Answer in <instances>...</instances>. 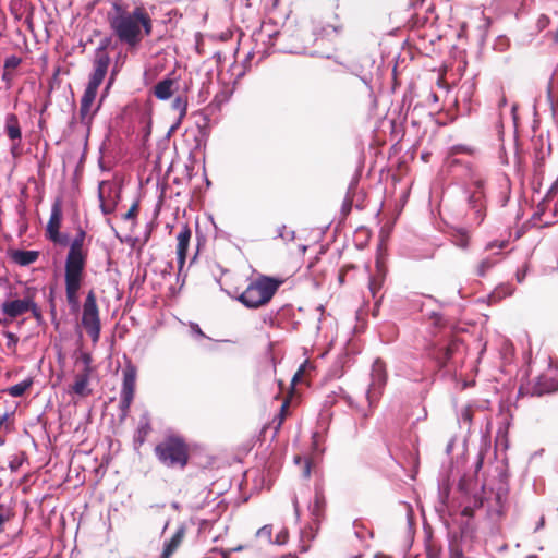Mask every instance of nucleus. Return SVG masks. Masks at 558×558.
I'll return each mask as SVG.
<instances>
[{
  "label": "nucleus",
  "instance_id": "2f4dec72",
  "mask_svg": "<svg viewBox=\"0 0 558 558\" xmlns=\"http://www.w3.org/2000/svg\"><path fill=\"white\" fill-rule=\"evenodd\" d=\"M78 361H81L84 365L83 372H88L90 374V364H92V356L89 353L82 352L80 354Z\"/></svg>",
  "mask_w": 558,
  "mask_h": 558
},
{
  "label": "nucleus",
  "instance_id": "473e14b6",
  "mask_svg": "<svg viewBox=\"0 0 558 558\" xmlns=\"http://www.w3.org/2000/svg\"><path fill=\"white\" fill-rule=\"evenodd\" d=\"M472 153H473V149L471 147L464 146V145H456L450 148V155H456V154L471 155Z\"/></svg>",
  "mask_w": 558,
  "mask_h": 558
},
{
  "label": "nucleus",
  "instance_id": "4c0bfd02",
  "mask_svg": "<svg viewBox=\"0 0 558 558\" xmlns=\"http://www.w3.org/2000/svg\"><path fill=\"white\" fill-rule=\"evenodd\" d=\"M4 336H5V337H7V339H8V347H14V345H16V343H17V341H19V339H17V337H16L14 333H12V332H10V331H5V332H4Z\"/></svg>",
  "mask_w": 558,
  "mask_h": 558
},
{
  "label": "nucleus",
  "instance_id": "864d4df0",
  "mask_svg": "<svg viewBox=\"0 0 558 558\" xmlns=\"http://www.w3.org/2000/svg\"><path fill=\"white\" fill-rule=\"evenodd\" d=\"M518 395L519 396L523 395V384L519 385V387H518Z\"/></svg>",
  "mask_w": 558,
  "mask_h": 558
},
{
  "label": "nucleus",
  "instance_id": "c9c22d12",
  "mask_svg": "<svg viewBox=\"0 0 558 558\" xmlns=\"http://www.w3.org/2000/svg\"><path fill=\"white\" fill-rule=\"evenodd\" d=\"M482 181L481 180H476L475 181V185L477 187V191L470 197V203H476L481 199L482 197V192H481V189H482Z\"/></svg>",
  "mask_w": 558,
  "mask_h": 558
},
{
  "label": "nucleus",
  "instance_id": "393cba45",
  "mask_svg": "<svg viewBox=\"0 0 558 558\" xmlns=\"http://www.w3.org/2000/svg\"><path fill=\"white\" fill-rule=\"evenodd\" d=\"M149 432H150L149 420L147 416H143L141 418L140 425L136 430L135 442H137L138 446L143 445L145 442V439H146L147 435L149 434Z\"/></svg>",
  "mask_w": 558,
  "mask_h": 558
},
{
  "label": "nucleus",
  "instance_id": "680f3d73",
  "mask_svg": "<svg viewBox=\"0 0 558 558\" xmlns=\"http://www.w3.org/2000/svg\"><path fill=\"white\" fill-rule=\"evenodd\" d=\"M527 558H537V557H535V556H529Z\"/></svg>",
  "mask_w": 558,
  "mask_h": 558
},
{
  "label": "nucleus",
  "instance_id": "1a4fd4ad",
  "mask_svg": "<svg viewBox=\"0 0 558 558\" xmlns=\"http://www.w3.org/2000/svg\"><path fill=\"white\" fill-rule=\"evenodd\" d=\"M62 218V202L60 198H58L51 206L50 217L46 227V236L54 244L65 245L69 241V238L66 234L60 233Z\"/></svg>",
  "mask_w": 558,
  "mask_h": 558
},
{
  "label": "nucleus",
  "instance_id": "dca6fc26",
  "mask_svg": "<svg viewBox=\"0 0 558 558\" xmlns=\"http://www.w3.org/2000/svg\"><path fill=\"white\" fill-rule=\"evenodd\" d=\"M191 236H192V231H191L190 227L187 225H184L181 228V230L177 236V240H178L177 256H178L179 270L182 269V267L185 263L187 247L190 244Z\"/></svg>",
  "mask_w": 558,
  "mask_h": 558
},
{
  "label": "nucleus",
  "instance_id": "de8ad7c7",
  "mask_svg": "<svg viewBox=\"0 0 558 558\" xmlns=\"http://www.w3.org/2000/svg\"><path fill=\"white\" fill-rule=\"evenodd\" d=\"M474 213L477 215L480 222L483 220V215L481 214V208H477L476 205L473 206Z\"/></svg>",
  "mask_w": 558,
  "mask_h": 558
},
{
  "label": "nucleus",
  "instance_id": "c85d7f7f",
  "mask_svg": "<svg viewBox=\"0 0 558 558\" xmlns=\"http://www.w3.org/2000/svg\"><path fill=\"white\" fill-rule=\"evenodd\" d=\"M231 97V92L228 89H223L215 95L214 102L220 107L226 104Z\"/></svg>",
  "mask_w": 558,
  "mask_h": 558
},
{
  "label": "nucleus",
  "instance_id": "a19ab883",
  "mask_svg": "<svg viewBox=\"0 0 558 558\" xmlns=\"http://www.w3.org/2000/svg\"><path fill=\"white\" fill-rule=\"evenodd\" d=\"M461 417L462 420L465 422V423H471L472 422V414H471V410L470 409H464L462 412H461Z\"/></svg>",
  "mask_w": 558,
  "mask_h": 558
},
{
  "label": "nucleus",
  "instance_id": "412c9836",
  "mask_svg": "<svg viewBox=\"0 0 558 558\" xmlns=\"http://www.w3.org/2000/svg\"><path fill=\"white\" fill-rule=\"evenodd\" d=\"M184 537V529L180 527L173 536L165 543L163 551L161 558H170L171 555L178 549L181 545Z\"/></svg>",
  "mask_w": 558,
  "mask_h": 558
},
{
  "label": "nucleus",
  "instance_id": "e2e57ef3",
  "mask_svg": "<svg viewBox=\"0 0 558 558\" xmlns=\"http://www.w3.org/2000/svg\"><path fill=\"white\" fill-rule=\"evenodd\" d=\"M556 37L558 38V28H557V32H556Z\"/></svg>",
  "mask_w": 558,
  "mask_h": 558
},
{
  "label": "nucleus",
  "instance_id": "8fccbe9b",
  "mask_svg": "<svg viewBox=\"0 0 558 558\" xmlns=\"http://www.w3.org/2000/svg\"><path fill=\"white\" fill-rule=\"evenodd\" d=\"M270 530L268 529V526H263L259 531H258V535H262V534H267L269 533Z\"/></svg>",
  "mask_w": 558,
  "mask_h": 558
},
{
  "label": "nucleus",
  "instance_id": "13d9d810",
  "mask_svg": "<svg viewBox=\"0 0 558 558\" xmlns=\"http://www.w3.org/2000/svg\"><path fill=\"white\" fill-rule=\"evenodd\" d=\"M5 324V319L0 317V325Z\"/></svg>",
  "mask_w": 558,
  "mask_h": 558
},
{
  "label": "nucleus",
  "instance_id": "6e6552de",
  "mask_svg": "<svg viewBox=\"0 0 558 558\" xmlns=\"http://www.w3.org/2000/svg\"><path fill=\"white\" fill-rule=\"evenodd\" d=\"M122 374L123 381L120 392V411L122 417H125L134 399L137 369L133 364L128 363Z\"/></svg>",
  "mask_w": 558,
  "mask_h": 558
},
{
  "label": "nucleus",
  "instance_id": "f257e3e1",
  "mask_svg": "<svg viewBox=\"0 0 558 558\" xmlns=\"http://www.w3.org/2000/svg\"><path fill=\"white\" fill-rule=\"evenodd\" d=\"M114 15L110 19V26L118 39L130 50L136 49L144 36L153 32V21L141 7L129 12L128 3H113Z\"/></svg>",
  "mask_w": 558,
  "mask_h": 558
},
{
  "label": "nucleus",
  "instance_id": "49530a36",
  "mask_svg": "<svg viewBox=\"0 0 558 558\" xmlns=\"http://www.w3.org/2000/svg\"><path fill=\"white\" fill-rule=\"evenodd\" d=\"M35 317H39V311L37 308V305L33 302V305L31 306V310Z\"/></svg>",
  "mask_w": 558,
  "mask_h": 558
},
{
  "label": "nucleus",
  "instance_id": "423d86ee",
  "mask_svg": "<svg viewBox=\"0 0 558 558\" xmlns=\"http://www.w3.org/2000/svg\"><path fill=\"white\" fill-rule=\"evenodd\" d=\"M81 325L94 343L100 338L101 323L95 292L90 290L83 303Z\"/></svg>",
  "mask_w": 558,
  "mask_h": 558
},
{
  "label": "nucleus",
  "instance_id": "ddd939ff",
  "mask_svg": "<svg viewBox=\"0 0 558 558\" xmlns=\"http://www.w3.org/2000/svg\"><path fill=\"white\" fill-rule=\"evenodd\" d=\"M4 132L12 142L11 154L15 156L22 141V130L15 113H8L4 119Z\"/></svg>",
  "mask_w": 558,
  "mask_h": 558
},
{
  "label": "nucleus",
  "instance_id": "e433bc0d",
  "mask_svg": "<svg viewBox=\"0 0 558 558\" xmlns=\"http://www.w3.org/2000/svg\"><path fill=\"white\" fill-rule=\"evenodd\" d=\"M381 282L380 280H377L375 278H372L369 281V290L373 294V296H376V292L380 289Z\"/></svg>",
  "mask_w": 558,
  "mask_h": 558
},
{
  "label": "nucleus",
  "instance_id": "39448f33",
  "mask_svg": "<svg viewBox=\"0 0 558 558\" xmlns=\"http://www.w3.org/2000/svg\"><path fill=\"white\" fill-rule=\"evenodd\" d=\"M157 459L167 468L184 469L189 462V446L185 440L178 435L165 437L155 447Z\"/></svg>",
  "mask_w": 558,
  "mask_h": 558
},
{
  "label": "nucleus",
  "instance_id": "603ef678",
  "mask_svg": "<svg viewBox=\"0 0 558 558\" xmlns=\"http://www.w3.org/2000/svg\"><path fill=\"white\" fill-rule=\"evenodd\" d=\"M8 413H4L3 415L0 416V426L8 420Z\"/></svg>",
  "mask_w": 558,
  "mask_h": 558
},
{
  "label": "nucleus",
  "instance_id": "20e7f679",
  "mask_svg": "<svg viewBox=\"0 0 558 558\" xmlns=\"http://www.w3.org/2000/svg\"><path fill=\"white\" fill-rule=\"evenodd\" d=\"M282 283V279L259 276L246 287L239 301L248 308H258L272 299Z\"/></svg>",
  "mask_w": 558,
  "mask_h": 558
},
{
  "label": "nucleus",
  "instance_id": "bf43d9fd",
  "mask_svg": "<svg viewBox=\"0 0 558 558\" xmlns=\"http://www.w3.org/2000/svg\"><path fill=\"white\" fill-rule=\"evenodd\" d=\"M110 84H111V82H109V84L107 85L106 92L110 88Z\"/></svg>",
  "mask_w": 558,
  "mask_h": 558
},
{
  "label": "nucleus",
  "instance_id": "7ed1b4c3",
  "mask_svg": "<svg viewBox=\"0 0 558 558\" xmlns=\"http://www.w3.org/2000/svg\"><path fill=\"white\" fill-rule=\"evenodd\" d=\"M386 366L384 362L378 359L372 365L371 383L365 393L367 409L365 407L356 404L354 402V399L349 395H343L341 396V398L350 408H352L357 414H360L362 418L366 420L371 415L373 407L378 401L381 395V390L386 385Z\"/></svg>",
  "mask_w": 558,
  "mask_h": 558
},
{
  "label": "nucleus",
  "instance_id": "f3484780",
  "mask_svg": "<svg viewBox=\"0 0 558 558\" xmlns=\"http://www.w3.org/2000/svg\"><path fill=\"white\" fill-rule=\"evenodd\" d=\"M484 499L482 496H469L468 493H462V499L460 501L459 507L461 508L460 512L462 517L472 518L475 509L483 507Z\"/></svg>",
  "mask_w": 558,
  "mask_h": 558
},
{
  "label": "nucleus",
  "instance_id": "9d476101",
  "mask_svg": "<svg viewBox=\"0 0 558 558\" xmlns=\"http://www.w3.org/2000/svg\"><path fill=\"white\" fill-rule=\"evenodd\" d=\"M83 271H69L65 270V295L66 301L72 312H77L80 308L78 291L82 286Z\"/></svg>",
  "mask_w": 558,
  "mask_h": 558
},
{
  "label": "nucleus",
  "instance_id": "a878e982",
  "mask_svg": "<svg viewBox=\"0 0 558 558\" xmlns=\"http://www.w3.org/2000/svg\"><path fill=\"white\" fill-rule=\"evenodd\" d=\"M172 109L179 113L178 124L185 117L187 111V100L185 97L179 95L177 96L171 105Z\"/></svg>",
  "mask_w": 558,
  "mask_h": 558
},
{
  "label": "nucleus",
  "instance_id": "5fc2aeb1",
  "mask_svg": "<svg viewBox=\"0 0 558 558\" xmlns=\"http://www.w3.org/2000/svg\"><path fill=\"white\" fill-rule=\"evenodd\" d=\"M304 473H305V476L310 475V465L308 464L306 465Z\"/></svg>",
  "mask_w": 558,
  "mask_h": 558
},
{
  "label": "nucleus",
  "instance_id": "7c9ffc66",
  "mask_svg": "<svg viewBox=\"0 0 558 558\" xmlns=\"http://www.w3.org/2000/svg\"><path fill=\"white\" fill-rule=\"evenodd\" d=\"M12 513L9 509L0 506V533L4 530V524L10 521Z\"/></svg>",
  "mask_w": 558,
  "mask_h": 558
},
{
  "label": "nucleus",
  "instance_id": "aec40b11",
  "mask_svg": "<svg viewBox=\"0 0 558 558\" xmlns=\"http://www.w3.org/2000/svg\"><path fill=\"white\" fill-rule=\"evenodd\" d=\"M38 257L39 252L37 251L15 250L11 253V259L20 266H28L35 263Z\"/></svg>",
  "mask_w": 558,
  "mask_h": 558
},
{
  "label": "nucleus",
  "instance_id": "c756f323",
  "mask_svg": "<svg viewBox=\"0 0 558 558\" xmlns=\"http://www.w3.org/2000/svg\"><path fill=\"white\" fill-rule=\"evenodd\" d=\"M22 63V58L17 56H10L4 60V69L14 70Z\"/></svg>",
  "mask_w": 558,
  "mask_h": 558
},
{
  "label": "nucleus",
  "instance_id": "f03ea898",
  "mask_svg": "<svg viewBox=\"0 0 558 558\" xmlns=\"http://www.w3.org/2000/svg\"><path fill=\"white\" fill-rule=\"evenodd\" d=\"M109 63L110 58L106 52V47H99L96 50L93 72L89 75L88 84L81 98L80 120L81 123L87 129H89L95 114L100 108L101 102H99V105L95 108H93V106L98 93V88L107 74ZM100 101H102V98L100 99Z\"/></svg>",
  "mask_w": 558,
  "mask_h": 558
},
{
  "label": "nucleus",
  "instance_id": "cd10ccee",
  "mask_svg": "<svg viewBox=\"0 0 558 558\" xmlns=\"http://www.w3.org/2000/svg\"><path fill=\"white\" fill-rule=\"evenodd\" d=\"M324 507H325L324 496L320 493L316 492L314 502L310 507L312 515L315 518V520L319 519V517L323 513Z\"/></svg>",
  "mask_w": 558,
  "mask_h": 558
},
{
  "label": "nucleus",
  "instance_id": "b1692460",
  "mask_svg": "<svg viewBox=\"0 0 558 558\" xmlns=\"http://www.w3.org/2000/svg\"><path fill=\"white\" fill-rule=\"evenodd\" d=\"M512 119L514 124V158L518 163L521 162V156H520V130H519V117H518V106H512Z\"/></svg>",
  "mask_w": 558,
  "mask_h": 558
},
{
  "label": "nucleus",
  "instance_id": "5701e85b",
  "mask_svg": "<svg viewBox=\"0 0 558 558\" xmlns=\"http://www.w3.org/2000/svg\"><path fill=\"white\" fill-rule=\"evenodd\" d=\"M34 380L32 377H27L19 384H15L7 389L3 392L8 393L11 397L17 398L22 397L31 387L33 386Z\"/></svg>",
  "mask_w": 558,
  "mask_h": 558
},
{
  "label": "nucleus",
  "instance_id": "bb28decb",
  "mask_svg": "<svg viewBox=\"0 0 558 558\" xmlns=\"http://www.w3.org/2000/svg\"><path fill=\"white\" fill-rule=\"evenodd\" d=\"M25 462H27V456L24 451H20L19 453L10 457L9 469L11 472L15 473L23 466Z\"/></svg>",
  "mask_w": 558,
  "mask_h": 558
},
{
  "label": "nucleus",
  "instance_id": "9b49d317",
  "mask_svg": "<svg viewBox=\"0 0 558 558\" xmlns=\"http://www.w3.org/2000/svg\"><path fill=\"white\" fill-rule=\"evenodd\" d=\"M508 245L506 241H494L486 245L485 252L487 253L482 259L478 262L475 268V275L478 277H485L489 270H492L495 265L499 262L498 255L499 252H495V248L504 250Z\"/></svg>",
  "mask_w": 558,
  "mask_h": 558
},
{
  "label": "nucleus",
  "instance_id": "09e8293b",
  "mask_svg": "<svg viewBox=\"0 0 558 558\" xmlns=\"http://www.w3.org/2000/svg\"><path fill=\"white\" fill-rule=\"evenodd\" d=\"M544 523H545V519H544V517H541L538 522L536 523L535 531H537L541 526H543Z\"/></svg>",
  "mask_w": 558,
  "mask_h": 558
},
{
  "label": "nucleus",
  "instance_id": "58836bf2",
  "mask_svg": "<svg viewBox=\"0 0 558 558\" xmlns=\"http://www.w3.org/2000/svg\"><path fill=\"white\" fill-rule=\"evenodd\" d=\"M156 77V73L153 72L151 70H146L144 72V82H145V85H148L150 83H153V81L155 80Z\"/></svg>",
  "mask_w": 558,
  "mask_h": 558
},
{
  "label": "nucleus",
  "instance_id": "4468645a",
  "mask_svg": "<svg viewBox=\"0 0 558 558\" xmlns=\"http://www.w3.org/2000/svg\"><path fill=\"white\" fill-rule=\"evenodd\" d=\"M178 88L179 82L173 71L154 86L153 95L159 100H169Z\"/></svg>",
  "mask_w": 558,
  "mask_h": 558
},
{
  "label": "nucleus",
  "instance_id": "37998d69",
  "mask_svg": "<svg viewBox=\"0 0 558 558\" xmlns=\"http://www.w3.org/2000/svg\"><path fill=\"white\" fill-rule=\"evenodd\" d=\"M292 502H293L295 514H296V517H299L300 515V513H299V502H298V498L295 496L293 497Z\"/></svg>",
  "mask_w": 558,
  "mask_h": 558
},
{
  "label": "nucleus",
  "instance_id": "0eeeda50",
  "mask_svg": "<svg viewBox=\"0 0 558 558\" xmlns=\"http://www.w3.org/2000/svg\"><path fill=\"white\" fill-rule=\"evenodd\" d=\"M86 232L83 228H78L75 238L70 244V248L65 259V270L84 271L87 253L84 251V241Z\"/></svg>",
  "mask_w": 558,
  "mask_h": 558
},
{
  "label": "nucleus",
  "instance_id": "4be33fe9",
  "mask_svg": "<svg viewBox=\"0 0 558 558\" xmlns=\"http://www.w3.org/2000/svg\"><path fill=\"white\" fill-rule=\"evenodd\" d=\"M88 383H89V373L88 372H82L76 374L74 384L72 385V391L75 395L78 396H87L88 390Z\"/></svg>",
  "mask_w": 558,
  "mask_h": 558
},
{
  "label": "nucleus",
  "instance_id": "79ce46f5",
  "mask_svg": "<svg viewBox=\"0 0 558 558\" xmlns=\"http://www.w3.org/2000/svg\"><path fill=\"white\" fill-rule=\"evenodd\" d=\"M543 454H544V449H541V450L534 452L533 454L530 456L529 462L530 463L536 462L538 459L543 458Z\"/></svg>",
  "mask_w": 558,
  "mask_h": 558
},
{
  "label": "nucleus",
  "instance_id": "3c124183",
  "mask_svg": "<svg viewBox=\"0 0 558 558\" xmlns=\"http://www.w3.org/2000/svg\"><path fill=\"white\" fill-rule=\"evenodd\" d=\"M286 408H287V404H282L281 405V414H280V421H279V424H281L282 420H283V412L286 411Z\"/></svg>",
  "mask_w": 558,
  "mask_h": 558
},
{
  "label": "nucleus",
  "instance_id": "f704fd0d",
  "mask_svg": "<svg viewBox=\"0 0 558 558\" xmlns=\"http://www.w3.org/2000/svg\"><path fill=\"white\" fill-rule=\"evenodd\" d=\"M138 211V205L137 203L133 204L131 208L123 215V219L125 220H132L136 217Z\"/></svg>",
  "mask_w": 558,
  "mask_h": 558
},
{
  "label": "nucleus",
  "instance_id": "6ab92c4d",
  "mask_svg": "<svg viewBox=\"0 0 558 558\" xmlns=\"http://www.w3.org/2000/svg\"><path fill=\"white\" fill-rule=\"evenodd\" d=\"M496 457L495 450L492 449L490 445L484 442L478 451L477 459L475 462V473L478 476L480 472L490 464L493 459Z\"/></svg>",
  "mask_w": 558,
  "mask_h": 558
},
{
  "label": "nucleus",
  "instance_id": "6e6d98bb",
  "mask_svg": "<svg viewBox=\"0 0 558 558\" xmlns=\"http://www.w3.org/2000/svg\"><path fill=\"white\" fill-rule=\"evenodd\" d=\"M314 536H315V534H314V533H313V531L311 530V531L308 532V537L314 538Z\"/></svg>",
  "mask_w": 558,
  "mask_h": 558
},
{
  "label": "nucleus",
  "instance_id": "052dcab7",
  "mask_svg": "<svg viewBox=\"0 0 558 558\" xmlns=\"http://www.w3.org/2000/svg\"><path fill=\"white\" fill-rule=\"evenodd\" d=\"M3 486V482L2 480L0 478V488Z\"/></svg>",
  "mask_w": 558,
  "mask_h": 558
},
{
  "label": "nucleus",
  "instance_id": "72a5a7b5",
  "mask_svg": "<svg viewBox=\"0 0 558 558\" xmlns=\"http://www.w3.org/2000/svg\"><path fill=\"white\" fill-rule=\"evenodd\" d=\"M190 330H191V335L195 338H205V333L202 331L201 327L195 324V323H191L190 324Z\"/></svg>",
  "mask_w": 558,
  "mask_h": 558
},
{
  "label": "nucleus",
  "instance_id": "0e129e2a",
  "mask_svg": "<svg viewBox=\"0 0 558 558\" xmlns=\"http://www.w3.org/2000/svg\"><path fill=\"white\" fill-rule=\"evenodd\" d=\"M119 1H120L119 3H123V2H122L123 0H119Z\"/></svg>",
  "mask_w": 558,
  "mask_h": 558
},
{
  "label": "nucleus",
  "instance_id": "a18cd8bd",
  "mask_svg": "<svg viewBox=\"0 0 558 558\" xmlns=\"http://www.w3.org/2000/svg\"><path fill=\"white\" fill-rule=\"evenodd\" d=\"M537 178H538V173L536 172L531 182V185H532V189L534 192H538V189L535 186Z\"/></svg>",
  "mask_w": 558,
  "mask_h": 558
},
{
  "label": "nucleus",
  "instance_id": "2eb2a0df",
  "mask_svg": "<svg viewBox=\"0 0 558 558\" xmlns=\"http://www.w3.org/2000/svg\"><path fill=\"white\" fill-rule=\"evenodd\" d=\"M33 300L25 298L23 300L5 301L1 304V311L9 318L13 319L31 310Z\"/></svg>",
  "mask_w": 558,
  "mask_h": 558
},
{
  "label": "nucleus",
  "instance_id": "f8f14e48",
  "mask_svg": "<svg viewBox=\"0 0 558 558\" xmlns=\"http://www.w3.org/2000/svg\"><path fill=\"white\" fill-rule=\"evenodd\" d=\"M98 198L101 211L105 215L111 214L118 205L120 191L112 183L102 181L99 183Z\"/></svg>",
  "mask_w": 558,
  "mask_h": 558
},
{
  "label": "nucleus",
  "instance_id": "c03bdc74",
  "mask_svg": "<svg viewBox=\"0 0 558 558\" xmlns=\"http://www.w3.org/2000/svg\"><path fill=\"white\" fill-rule=\"evenodd\" d=\"M555 193H556V184H553V185L549 187V190L547 191V193H546V195H545V197H544L543 199L547 198L548 196H550V195H553V194H555Z\"/></svg>",
  "mask_w": 558,
  "mask_h": 558
},
{
  "label": "nucleus",
  "instance_id": "ea45409f",
  "mask_svg": "<svg viewBox=\"0 0 558 558\" xmlns=\"http://www.w3.org/2000/svg\"><path fill=\"white\" fill-rule=\"evenodd\" d=\"M1 78L3 82H5L8 85H10L13 80V74L11 73V70L4 69Z\"/></svg>",
  "mask_w": 558,
  "mask_h": 558
},
{
  "label": "nucleus",
  "instance_id": "4d7b16f0",
  "mask_svg": "<svg viewBox=\"0 0 558 558\" xmlns=\"http://www.w3.org/2000/svg\"><path fill=\"white\" fill-rule=\"evenodd\" d=\"M530 223H532V226H536V221L534 220V218L530 220Z\"/></svg>",
  "mask_w": 558,
  "mask_h": 558
},
{
  "label": "nucleus",
  "instance_id": "a211bd4d",
  "mask_svg": "<svg viewBox=\"0 0 558 558\" xmlns=\"http://www.w3.org/2000/svg\"><path fill=\"white\" fill-rule=\"evenodd\" d=\"M557 390L558 379L554 378L549 374H543L537 378V381L533 387L532 395L542 396L544 393H550Z\"/></svg>",
  "mask_w": 558,
  "mask_h": 558
}]
</instances>
